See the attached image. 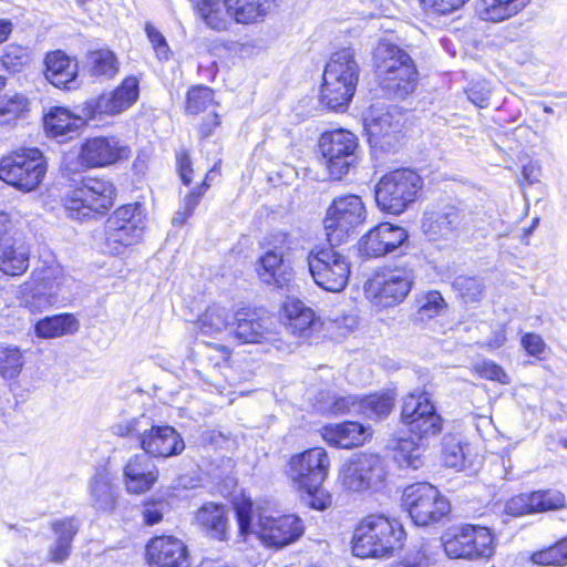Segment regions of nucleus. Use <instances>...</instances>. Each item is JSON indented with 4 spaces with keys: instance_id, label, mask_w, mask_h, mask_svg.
<instances>
[{
    "instance_id": "nucleus-1",
    "label": "nucleus",
    "mask_w": 567,
    "mask_h": 567,
    "mask_svg": "<svg viewBox=\"0 0 567 567\" xmlns=\"http://www.w3.org/2000/svg\"><path fill=\"white\" fill-rule=\"evenodd\" d=\"M401 421L411 437L399 442L398 460L402 466L417 470L423 465V441L442 431V417L436 412L430 393L416 389L406 394L402 403Z\"/></svg>"
},
{
    "instance_id": "nucleus-2",
    "label": "nucleus",
    "mask_w": 567,
    "mask_h": 567,
    "mask_svg": "<svg viewBox=\"0 0 567 567\" xmlns=\"http://www.w3.org/2000/svg\"><path fill=\"white\" fill-rule=\"evenodd\" d=\"M235 509L240 536L246 539L255 534L267 547L282 548L296 542L305 530L299 517L295 515L274 517L255 507L250 499L240 501Z\"/></svg>"
},
{
    "instance_id": "nucleus-3",
    "label": "nucleus",
    "mask_w": 567,
    "mask_h": 567,
    "mask_svg": "<svg viewBox=\"0 0 567 567\" xmlns=\"http://www.w3.org/2000/svg\"><path fill=\"white\" fill-rule=\"evenodd\" d=\"M114 434L136 439L144 454L152 457H171L185 450L182 435L171 425L156 424L145 414L120 421L113 426Z\"/></svg>"
},
{
    "instance_id": "nucleus-4",
    "label": "nucleus",
    "mask_w": 567,
    "mask_h": 567,
    "mask_svg": "<svg viewBox=\"0 0 567 567\" xmlns=\"http://www.w3.org/2000/svg\"><path fill=\"white\" fill-rule=\"evenodd\" d=\"M360 66L352 48H343L331 54L323 72L320 101L328 109L344 111L354 96Z\"/></svg>"
},
{
    "instance_id": "nucleus-5",
    "label": "nucleus",
    "mask_w": 567,
    "mask_h": 567,
    "mask_svg": "<svg viewBox=\"0 0 567 567\" xmlns=\"http://www.w3.org/2000/svg\"><path fill=\"white\" fill-rule=\"evenodd\" d=\"M404 539L405 532L400 522L384 515L371 514L355 528L352 553L361 558L391 557L402 548Z\"/></svg>"
},
{
    "instance_id": "nucleus-6",
    "label": "nucleus",
    "mask_w": 567,
    "mask_h": 567,
    "mask_svg": "<svg viewBox=\"0 0 567 567\" xmlns=\"http://www.w3.org/2000/svg\"><path fill=\"white\" fill-rule=\"evenodd\" d=\"M194 9L207 27L215 31L228 29L233 18L240 24L262 21L274 0H190Z\"/></svg>"
},
{
    "instance_id": "nucleus-7",
    "label": "nucleus",
    "mask_w": 567,
    "mask_h": 567,
    "mask_svg": "<svg viewBox=\"0 0 567 567\" xmlns=\"http://www.w3.org/2000/svg\"><path fill=\"white\" fill-rule=\"evenodd\" d=\"M116 188L105 178L85 177L65 197V208L75 219L94 218L114 205Z\"/></svg>"
},
{
    "instance_id": "nucleus-8",
    "label": "nucleus",
    "mask_w": 567,
    "mask_h": 567,
    "mask_svg": "<svg viewBox=\"0 0 567 567\" xmlns=\"http://www.w3.org/2000/svg\"><path fill=\"white\" fill-rule=\"evenodd\" d=\"M365 219L367 209L360 196L344 194L334 197L327 208L323 219L327 241L331 246L347 243Z\"/></svg>"
},
{
    "instance_id": "nucleus-9",
    "label": "nucleus",
    "mask_w": 567,
    "mask_h": 567,
    "mask_svg": "<svg viewBox=\"0 0 567 567\" xmlns=\"http://www.w3.org/2000/svg\"><path fill=\"white\" fill-rule=\"evenodd\" d=\"M422 178L414 171L401 168L385 174L375 185L374 196L379 208L400 215L415 202Z\"/></svg>"
},
{
    "instance_id": "nucleus-10",
    "label": "nucleus",
    "mask_w": 567,
    "mask_h": 567,
    "mask_svg": "<svg viewBox=\"0 0 567 567\" xmlns=\"http://www.w3.org/2000/svg\"><path fill=\"white\" fill-rule=\"evenodd\" d=\"M337 246H315L307 256L309 272L319 287L339 292L347 286L351 272L349 257Z\"/></svg>"
},
{
    "instance_id": "nucleus-11",
    "label": "nucleus",
    "mask_w": 567,
    "mask_h": 567,
    "mask_svg": "<svg viewBox=\"0 0 567 567\" xmlns=\"http://www.w3.org/2000/svg\"><path fill=\"white\" fill-rule=\"evenodd\" d=\"M402 505L417 526L434 525L451 511L449 499L426 482L406 486L402 494Z\"/></svg>"
},
{
    "instance_id": "nucleus-12",
    "label": "nucleus",
    "mask_w": 567,
    "mask_h": 567,
    "mask_svg": "<svg viewBox=\"0 0 567 567\" xmlns=\"http://www.w3.org/2000/svg\"><path fill=\"white\" fill-rule=\"evenodd\" d=\"M47 173V162L38 148H23L0 161V179L23 192L35 189Z\"/></svg>"
},
{
    "instance_id": "nucleus-13",
    "label": "nucleus",
    "mask_w": 567,
    "mask_h": 567,
    "mask_svg": "<svg viewBox=\"0 0 567 567\" xmlns=\"http://www.w3.org/2000/svg\"><path fill=\"white\" fill-rule=\"evenodd\" d=\"M319 151L329 175L340 179L358 164L359 140L344 128L328 131L319 138Z\"/></svg>"
},
{
    "instance_id": "nucleus-14",
    "label": "nucleus",
    "mask_w": 567,
    "mask_h": 567,
    "mask_svg": "<svg viewBox=\"0 0 567 567\" xmlns=\"http://www.w3.org/2000/svg\"><path fill=\"white\" fill-rule=\"evenodd\" d=\"M145 229V214L140 203L118 207L105 224V244L110 254L117 255L123 248L138 243Z\"/></svg>"
},
{
    "instance_id": "nucleus-15",
    "label": "nucleus",
    "mask_w": 567,
    "mask_h": 567,
    "mask_svg": "<svg viewBox=\"0 0 567 567\" xmlns=\"http://www.w3.org/2000/svg\"><path fill=\"white\" fill-rule=\"evenodd\" d=\"M386 477L382 460L375 454H360L347 461L339 471V482L349 492L362 493L381 487Z\"/></svg>"
},
{
    "instance_id": "nucleus-16",
    "label": "nucleus",
    "mask_w": 567,
    "mask_h": 567,
    "mask_svg": "<svg viewBox=\"0 0 567 567\" xmlns=\"http://www.w3.org/2000/svg\"><path fill=\"white\" fill-rule=\"evenodd\" d=\"M403 121V113L398 106L373 105L364 120L371 146L385 152L394 151L401 138Z\"/></svg>"
},
{
    "instance_id": "nucleus-17",
    "label": "nucleus",
    "mask_w": 567,
    "mask_h": 567,
    "mask_svg": "<svg viewBox=\"0 0 567 567\" xmlns=\"http://www.w3.org/2000/svg\"><path fill=\"white\" fill-rule=\"evenodd\" d=\"M442 546L450 558H489L494 554V537L487 527L466 525L450 539L436 545L435 549Z\"/></svg>"
},
{
    "instance_id": "nucleus-18",
    "label": "nucleus",
    "mask_w": 567,
    "mask_h": 567,
    "mask_svg": "<svg viewBox=\"0 0 567 567\" xmlns=\"http://www.w3.org/2000/svg\"><path fill=\"white\" fill-rule=\"evenodd\" d=\"M330 458L323 447L308 449L290 457L286 474L300 488H316L329 474Z\"/></svg>"
},
{
    "instance_id": "nucleus-19",
    "label": "nucleus",
    "mask_w": 567,
    "mask_h": 567,
    "mask_svg": "<svg viewBox=\"0 0 567 567\" xmlns=\"http://www.w3.org/2000/svg\"><path fill=\"white\" fill-rule=\"evenodd\" d=\"M470 214L454 204H444L424 212L423 233L430 240H454L467 228Z\"/></svg>"
},
{
    "instance_id": "nucleus-20",
    "label": "nucleus",
    "mask_w": 567,
    "mask_h": 567,
    "mask_svg": "<svg viewBox=\"0 0 567 567\" xmlns=\"http://www.w3.org/2000/svg\"><path fill=\"white\" fill-rule=\"evenodd\" d=\"M414 284V272L410 268L385 269L370 281L367 291L373 296L375 303L393 307L401 303Z\"/></svg>"
},
{
    "instance_id": "nucleus-21",
    "label": "nucleus",
    "mask_w": 567,
    "mask_h": 567,
    "mask_svg": "<svg viewBox=\"0 0 567 567\" xmlns=\"http://www.w3.org/2000/svg\"><path fill=\"white\" fill-rule=\"evenodd\" d=\"M138 94V80L135 76H127L113 92L89 101L84 114L89 120H96L101 115L120 114L137 101Z\"/></svg>"
},
{
    "instance_id": "nucleus-22",
    "label": "nucleus",
    "mask_w": 567,
    "mask_h": 567,
    "mask_svg": "<svg viewBox=\"0 0 567 567\" xmlns=\"http://www.w3.org/2000/svg\"><path fill=\"white\" fill-rule=\"evenodd\" d=\"M234 336L243 343H274L277 341L275 321L258 316L256 311L243 309L234 315Z\"/></svg>"
},
{
    "instance_id": "nucleus-23",
    "label": "nucleus",
    "mask_w": 567,
    "mask_h": 567,
    "mask_svg": "<svg viewBox=\"0 0 567 567\" xmlns=\"http://www.w3.org/2000/svg\"><path fill=\"white\" fill-rule=\"evenodd\" d=\"M408 237L404 228L382 223L362 237L360 250L367 257H381L402 246Z\"/></svg>"
},
{
    "instance_id": "nucleus-24",
    "label": "nucleus",
    "mask_w": 567,
    "mask_h": 567,
    "mask_svg": "<svg viewBox=\"0 0 567 567\" xmlns=\"http://www.w3.org/2000/svg\"><path fill=\"white\" fill-rule=\"evenodd\" d=\"M128 150L122 145L120 140L111 137L89 138L82 145L80 161L86 167H104L124 157H127Z\"/></svg>"
},
{
    "instance_id": "nucleus-25",
    "label": "nucleus",
    "mask_w": 567,
    "mask_h": 567,
    "mask_svg": "<svg viewBox=\"0 0 567 567\" xmlns=\"http://www.w3.org/2000/svg\"><path fill=\"white\" fill-rule=\"evenodd\" d=\"M158 468L150 456L138 453L131 456L123 468V482L131 494L150 491L158 480Z\"/></svg>"
},
{
    "instance_id": "nucleus-26",
    "label": "nucleus",
    "mask_w": 567,
    "mask_h": 567,
    "mask_svg": "<svg viewBox=\"0 0 567 567\" xmlns=\"http://www.w3.org/2000/svg\"><path fill=\"white\" fill-rule=\"evenodd\" d=\"M146 554L157 567H188L186 545L174 536H157L150 540Z\"/></svg>"
},
{
    "instance_id": "nucleus-27",
    "label": "nucleus",
    "mask_w": 567,
    "mask_h": 567,
    "mask_svg": "<svg viewBox=\"0 0 567 567\" xmlns=\"http://www.w3.org/2000/svg\"><path fill=\"white\" fill-rule=\"evenodd\" d=\"M87 493L90 504L96 511L111 513L115 509L118 496L117 487L106 466L96 467L93 476L89 480Z\"/></svg>"
},
{
    "instance_id": "nucleus-28",
    "label": "nucleus",
    "mask_w": 567,
    "mask_h": 567,
    "mask_svg": "<svg viewBox=\"0 0 567 567\" xmlns=\"http://www.w3.org/2000/svg\"><path fill=\"white\" fill-rule=\"evenodd\" d=\"M285 328L291 334L308 338L317 331L321 322L316 318L315 311L302 301L290 299L285 302Z\"/></svg>"
},
{
    "instance_id": "nucleus-29",
    "label": "nucleus",
    "mask_w": 567,
    "mask_h": 567,
    "mask_svg": "<svg viewBox=\"0 0 567 567\" xmlns=\"http://www.w3.org/2000/svg\"><path fill=\"white\" fill-rule=\"evenodd\" d=\"M44 64V76L51 84L59 89L70 90L72 87L79 72L75 60L58 50L47 54Z\"/></svg>"
},
{
    "instance_id": "nucleus-30",
    "label": "nucleus",
    "mask_w": 567,
    "mask_h": 567,
    "mask_svg": "<svg viewBox=\"0 0 567 567\" xmlns=\"http://www.w3.org/2000/svg\"><path fill=\"white\" fill-rule=\"evenodd\" d=\"M371 435L370 429L358 422L329 424L322 429L323 440L336 447L352 449L364 443Z\"/></svg>"
},
{
    "instance_id": "nucleus-31",
    "label": "nucleus",
    "mask_w": 567,
    "mask_h": 567,
    "mask_svg": "<svg viewBox=\"0 0 567 567\" xmlns=\"http://www.w3.org/2000/svg\"><path fill=\"white\" fill-rule=\"evenodd\" d=\"M419 81L414 61L403 64L399 70L379 79L382 91L394 99H404L411 94Z\"/></svg>"
},
{
    "instance_id": "nucleus-32",
    "label": "nucleus",
    "mask_w": 567,
    "mask_h": 567,
    "mask_svg": "<svg viewBox=\"0 0 567 567\" xmlns=\"http://www.w3.org/2000/svg\"><path fill=\"white\" fill-rule=\"evenodd\" d=\"M411 61L412 58L404 50L388 41H380L373 50V65L378 79Z\"/></svg>"
},
{
    "instance_id": "nucleus-33",
    "label": "nucleus",
    "mask_w": 567,
    "mask_h": 567,
    "mask_svg": "<svg viewBox=\"0 0 567 567\" xmlns=\"http://www.w3.org/2000/svg\"><path fill=\"white\" fill-rule=\"evenodd\" d=\"M29 248L24 243L6 239L0 243V270L9 276L22 275L29 267Z\"/></svg>"
},
{
    "instance_id": "nucleus-34",
    "label": "nucleus",
    "mask_w": 567,
    "mask_h": 567,
    "mask_svg": "<svg viewBox=\"0 0 567 567\" xmlns=\"http://www.w3.org/2000/svg\"><path fill=\"white\" fill-rule=\"evenodd\" d=\"M257 274L262 282L278 288L288 286L293 277L291 268L285 265L284 257L268 251L259 258Z\"/></svg>"
},
{
    "instance_id": "nucleus-35",
    "label": "nucleus",
    "mask_w": 567,
    "mask_h": 567,
    "mask_svg": "<svg viewBox=\"0 0 567 567\" xmlns=\"http://www.w3.org/2000/svg\"><path fill=\"white\" fill-rule=\"evenodd\" d=\"M83 125L80 116H74L68 109L52 107L44 116V127L49 135L63 142L66 135L74 133Z\"/></svg>"
},
{
    "instance_id": "nucleus-36",
    "label": "nucleus",
    "mask_w": 567,
    "mask_h": 567,
    "mask_svg": "<svg viewBox=\"0 0 567 567\" xmlns=\"http://www.w3.org/2000/svg\"><path fill=\"white\" fill-rule=\"evenodd\" d=\"M530 0H481L480 16L485 21L501 22L523 11Z\"/></svg>"
},
{
    "instance_id": "nucleus-37",
    "label": "nucleus",
    "mask_w": 567,
    "mask_h": 567,
    "mask_svg": "<svg viewBox=\"0 0 567 567\" xmlns=\"http://www.w3.org/2000/svg\"><path fill=\"white\" fill-rule=\"evenodd\" d=\"M196 522L210 534L223 540L226 538L227 517L225 507L215 503L204 504L196 513Z\"/></svg>"
},
{
    "instance_id": "nucleus-38",
    "label": "nucleus",
    "mask_w": 567,
    "mask_h": 567,
    "mask_svg": "<svg viewBox=\"0 0 567 567\" xmlns=\"http://www.w3.org/2000/svg\"><path fill=\"white\" fill-rule=\"evenodd\" d=\"M78 328V320L72 315L63 313L38 321L34 329L38 337L50 339L72 334Z\"/></svg>"
},
{
    "instance_id": "nucleus-39",
    "label": "nucleus",
    "mask_w": 567,
    "mask_h": 567,
    "mask_svg": "<svg viewBox=\"0 0 567 567\" xmlns=\"http://www.w3.org/2000/svg\"><path fill=\"white\" fill-rule=\"evenodd\" d=\"M395 398L389 392L373 393L361 398L360 414L370 420L385 419L394 406Z\"/></svg>"
},
{
    "instance_id": "nucleus-40",
    "label": "nucleus",
    "mask_w": 567,
    "mask_h": 567,
    "mask_svg": "<svg viewBox=\"0 0 567 567\" xmlns=\"http://www.w3.org/2000/svg\"><path fill=\"white\" fill-rule=\"evenodd\" d=\"M86 63L91 75L96 78H113L118 71L115 54L106 49L90 52Z\"/></svg>"
},
{
    "instance_id": "nucleus-41",
    "label": "nucleus",
    "mask_w": 567,
    "mask_h": 567,
    "mask_svg": "<svg viewBox=\"0 0 567 567\" xmlns=\"http://www.w3.org/2000/svg\"><path fill=\"white\" fill-rule=\"evenodd\" d=\"M229 319L230 313L225 307L212 305L199 317L197 324L203 334L214 336L229 326Z\"/></svg>"
},
{
    "instance_id": "nucleus-42",
    "label": "nucleus",
    "mask_w": 567,
    "mask_h": 567,
    "mask_svg": "<svg viewBox=\"0 0 567 567\" xmlns=\"http://www.w3.org/2000/svg\"><path fill=\"white\" fill-rule=\"evenodd\" d=\"M446 308V302L439 291H429L417 299L415 320L424 322L439 315Z\"/></svg>"
},
{
    "instance_id": "nucleus-43",
    "label": "nucleus",
    "mask_w": 567,
    "mask_h": 567,
    "mask_svg": "<svg viewBox=\"0 0 567 567\" xmlns=\"http://www.w3.org/2000/svg\"><path fill=\"white\" fill-rule=\"evenodd\" d=\"M24 364L22 352L17 347H0V374L6 379L18 377Z\"/></svg>"
},
{
    "instance_id": "nucleus-44",
    "label": "nucleus",
    "mask_w": 567,
    "mask_h": 567,
    "mask_svg": "<svg viewBox=\"0 0 567 567\" xmlns=\"http://www.w3.org/2000/svg\"><path fill=\"white\" fill-rule=\"evenodd\" d=\"M530 560L540 566H563L567 564V538L546 549L536 551Z\"/></svg>"
},
{
    "instance_id": "nucleus-45",
    "label": "nucleus",
    "mask_w": 567,
    "mask_h": 567,
    "mask_svg": "<svg viewBox=\"0 0 567 567\" xmlns=\"http://www.w3.org/2000/svg\"><path fill=\"white\" fill-rule=\"evenodd\" d=\"M534 513L555 511L565 507V495L557 489L537 491L532 493Z\"/></svg>"
},
{
    "instance_id": "nucleus-46",
    "label": "nucleus",
    "mask_w": 567,
    "mask_h": 567,
    "mask_svg": "<svg viewBox=\"0 0 567 567\" xmlns=\"http://www.w3.org/2000/svg\"><path fill=\"white\" fill-rule=\"evenodd\" d=\"M214 100V92L210 87L197 85L187 92L186 110L197 114L208 107Z\"/></svg>"
},
{
    "instance_id": "nucleus-47",
    "label": "nucleus",
    "mask_w": 567,
    "mask_h": 567,
    "mask_svg": "<svg viewBox=\"0 0 567 567\" xmlns=\"http://www.w3.org/2000/svg\"><path fill=\"white\" fill-rule=\"evenodd\" d=\"M442 460L445 466L451 468H462L464 466L465 455L463 446L454 436L444 437Z\"/></svg>"
},
{
    "instance_id": "nucleus-48",
    "label": "nucleus",
    "mask_w": 567,
    "mask_h": 567,
    "mask_svg": "<svg viewBox=\"0 0 567 567\" xmlns=\"http://www.w3.org/2000/svg\"><path fill=\"white\" fill-rule=\"evenodd\" d=\"M454 287L465 302L477 301L483 293V284L476 277L460 276L454 280Z\"/></svg>"
},
{
    "instance_id": "nucleus-49",
    "label": "nucleus",
    "mask_w": 567,
    "mask_h": 567,
    "mask_svg": "<svg viewBox=\"0 0 567 567\" xmlns=\"http://www.w3.org/2000/svg\"><path fill=\"white\" fill-rule=\"evenodd\" d=\"M80 528V522L75 517H64L61 519L53 520L51 523V529L55 535L58 542L68 543L72 546L74 536L78 534Z\"/></svg>"
},
{
    "instance_id": "nucleus-50",
    "label": "nucleus",
    "mask_w": 567,
    "mask_h": 567,
    "mask_svg": "<svg viewBox=\"0 0 567 567\" xmlns=\"http://www.w3.org/2000/svg\"><path fill=\"white\" fill-rule=\"evenodd\" d=\"M29 55L24 48L16 44L7 47L6 52L1 58V63L6 70L11 73L21 71L28 63Z\"/></svg>"
},
{
    "instance_id": "nucleus-51",
    "label": "nucleus",
    "mask_w": 567,
    "mask_h": 567,
    "mask_svg": "<svg viewBox=\"0 0 567 567\" xmlns=\"http://www.w3.org/2000/svg\"><path fill=\"white\" fill-rule=\"evenodd\" d=\"M266 251L285 256L292 248L291 236L282 230H276L264 238Z\"/></svg>"
},
{
    "instance_id": "nucleus-52",
    "label": "nucleus",
    "mask_w": 567,
    "mask_h": 567,
    "mask_svg": "<svg viewBox=\"0 0 567 567\" xmlns=\"http://www.w3.org/2000/svg\"><path fill=\"white\" fill-rule=\"evenodd\" d=\"M424 10L433 14L446 16L461 9L468 0H420Z\"/></svg>"
},
{
    "instance_id": "nucleus-53",
    "label": "nucleus",
    "mask_w": 567,
    "mask_h": 567,
    "mask_svg": "<svg viewBox=\"0 0 567 567\" xmlns=\"http://www.w3.org/2000/svg\"><path fill=\"white\" fill-rule=\"evenodd\" d=\"M475 371L483 378L497 381L503 384L509 383L508 375L503 368L491 360L477 362L474 367Z\"/></svg>"
},
{
    "instance_id": "nucleus-54",
    "label": "nucleus",
    "mask_w": 567,
    "mask_h": 567,
    "mask_svg": "<svg viewBox=\"0 0 567 567\" xmlns=\"http://www.w3.org/2000/svg\"><path fill=\"white\" fill-rule=\"evenodd\" d=\"M27 106L28 100L21 94H16L2 102L0 115L6 117V121L16 120L27 110Z\"/></svg>"
},
{
    "instance_id": "nucleus-55",
    "label": "nucleus",
    "mask_w": 567,
    "mask_h": 567,
    "mask_svg": "<svg viewBox=\"0 0 567 567\" xmlns=\"http://www.w3.org/2000/svg\"><path fill=\"white\" fill-rule=\"evenodd\" d=\"M306 493V504L317 511H324L331 505V495L319 485L316 488H300Z\"/></svg>"
},
{
    "instance_id": "nucleus-56",
    "label": "nucleus",
    "mask_w": 567,
    "mask_h": 567,
    "mask_svg": "<svg viewBox=\"0 0 567 567\" xmlns=\"http://www.w3.org/2000/svg\"><path fill=\"white\" fill-rule=\"evenodd\" d=\"M534 503L530 494H519L513 496L505 505V512L512 516H523L534 513Z\"/></svg>"
},
{
    "instance_id": "nucleus-57",
    "label": "nucleus",
    "mask_w": 567,
    "mask_h": 567,
    "mask_svg": "<svg viewBox=\"0 0 567 567\" xmlns=\"http://www.w3.org/2000/svg\"><path fill=\"white\" fill-rule=\"evenodd\" d=\"M167 509V503L158 501H147L143 504L142 516L146 525H155L163 519L164 513Z\"/></svg>"
},
{
    "instance_id": "nucleus-58",
    "label": "nucleus",
    "mask_w": 567,
    "mask_h": 567,
    "mask_svg": "<svg viewBox=\"0 0 567 567\" xmlns=\"http://www.w3.org/2000/svg\"><path fill=\"white\" fill-rule=\"evenodd\" d=\"M468 100L478 107H486L491 96V85L486 81H477L466 91Z\"/></svg>"
},
{
    "instance_id": "nucleus-59",
    "label": "nucleus",
    "mask_w": 567,
    "mask_h": 567,
    "mask_svg": "<svg viewBox=\"0 0 567 567\" xmlns=\"http://www.w3.org/2000/svg\"><path fill=\"white\" fill-rule=\"evenodd\" d=\"M214 174H217L216 166H214V168L210 169L206 174V177H205L204 182L202 183V185L198 186L189 195L186 196L185 202H184V208L186 210V216H190L193 214V212H194L195 207L198 205L202 196L208 189V187H209L208 181L212 179V176Z\"/></svg>"
},
{
    "instance_id": "nucleus-60",
    "label": "nucleus",
    "mask_w": 567,
    "mask_h": 567,
    "mask_svg": "<svg viewBox=\"0 0 567 567\" xmlns=\"http://www.w3.org/2000/svg\"><path fill=\"white\" fill-rule=\"evenodd\" d=\"M145 32L157 56L159 59H168L169 47L163 34L151 23H146Z\"/></svg>"
},
{
    "instance_id": "nucleus-61",
    "label": "nucleus",
    "mask_w": 567,
    "mask_h": 567,
    "mask_svg": "<svg viewBox=\"0 0 567 567\" xmlns=\"http://www.w3.org/2000/svg\"><path fill=\"white\" fill-rule=\"evenodd\" d=\"M435 555L436 553L431 549L430 545H422L415 557L406 558L396 567H427L434 560Z\"/></svg>"
},
{
    "instance_id": "nucleus-62",
    "label": "nucleus",
    "mask_w": 567,
    "mask_h": 567,
    "mask_svg": "<svg viewBox=\"0 0 567 567\" xmlns=\"http://www.w3.org/2000/svg\"><path fill=\"white\" fill-rule=\"evenodd\" d=\"M361 398L347 395L337 398L333 403V410L337 413H360Z\"/></svg>"
},
{
    "instance_id": "nucleus-63",
    "label": "nucleus",
    "mask_w": 567,
    "mask_h": 567,
    "mask_svg": "<svg viewBox=\"0 0 567 567\" xmlns=\"http://www.w3.org/2000/svg\"><path fill=\"white\" fill-rule=\"evenodd\" d=\"M72 546L68 543L54 540L48 549L49 560L55 564L64 563L71 555Z\"/></svg>"
},
{
    "instance_id": "nucleus-64",
    "label": "nucleus",
    "mask_w": 567,
    "mask_h": 567,
    "mask_svg": "<svg viewBox=\"0 0 567 567\" xmlns=\"http://www.w3.org/2000/svg\"><path fill=\"white\" fill-rule=\"evenodd\" d=\"M522 346L532 355H539L545 349L543 339L535 333H526L522 338Z\"/></svg>"
}]
</instances>
